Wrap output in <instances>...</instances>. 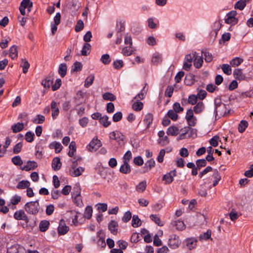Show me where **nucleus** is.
<instances>
[{"instance_id":"nucleus-1","label":"nucleus","mask_w":253,"mask_h":253,"mask_svg":"<svg viewBox=\"0 0 253 253\" xmlns=\"http://www.w3.org/2000/svg\"><path fill=\"white\" fill-rule=\"evenodd\" d=\"M214 111L215 119L228 115L231 111V108L228 105L223 103L219 98H216L214 99Z\"/></svg>"},{"instance_id":"nucleus-2","label":"nucleus","mask_w":253,"mask_h":253,"mask_svg":"<svg viewBox=\"0 0 253 253\" xmlns=\"http://www.w3.org/2000/svg\"><path fill=\"white\" fill-rule=\"evenodd\" d=\"M25 211L29 214L36 215L40 210L39 200L27 203L24 206Z\"/></svg>"},{"instance_id":"nucleus-3","label":"nucleus","mask_w":253,"mask_h":253,"mask_svg":"<svg viewBox=\"0 0 253 253\" xmlns=\"http://www.w3.org/2000/svg\"><path fill=\"white\" fill-rule=\"evenodd\" d=\"M77 165V161H73V164L71 166V169L69 170V173L72 176H79L81 175L84 170V169L81 167L76 168Z\"/></svg>"},{"instance_id":"nucleus-4","label":"nucleus","mask_w":253,"mask_h":253,"mask_svg":"<svg viewBox=\"0 0 253 253\" xmlns=\"http://www.w3.org/2000/svg\"><path fill=\"white\" fill-rule=\"evenodd\" d=\"M109 137L111 139L117 141L119 145L122 146L124 144L125 136L119 131H113L110 133Z\"/></svg>"},{"instance_id":"nucleus-5","label":"nucleus","mask_w":253,"mask_h":253,"mask_svg":"<svg viewBox=\"0 0 253 253\" xmlns=\"http://www.w3.org/2000/svg\"><path fill=\"white\" fill-rule=\"evenodd\" d=\"M181 244V241L178 236L171 235L169 239L168 245L169 247L173 249L177 248Z\"/></svg>"},{"instance_id":"nucleus-6","label":"nucleus","mask_w":253,"mask_h":253,"mask_svg":"<svg viewBox=\"0 0 253 253\" xmlns=\"http://www.w3.org/2000/svg\"><path fill=\"white\" fill-rule=\"evenodd\" d=\"M14 219L17 220H23L27 224L29 222V219L28 216L25 213V211L22 210H20L16 211L13 215Z\"/></svg>"},{"instance_id":"nucleus-7","label":"nucleus","mask_w":253,"mask_h":253,"mask_svg":"<svg viewBox=\"0 0 253 253\" xmlns=\"http://www.w3.org/2000/svg\"><path fill=\"white\" fill-rule=\"evenodd\" d=\"M237 15V12L232 10L227 14L226 17L225 19V22L227 24H235L238 22V19L235 17Z\"/></svg>"},{"instance_id":"nucleus-8","label":"nucleus","mask_w":253,"mask_h":253,"mask_svg":"<svg viewBox=\"0 0 253 253\" xmlns=\"http://www.w3.org/2000/svg\"><path fill=\"white\" fill-rule=\"evenodd\" d=\"M6 253H26L23 247L15 244L7 248Z\"/></svg>"},{"instance_id":"nucleus-9","label":"nucleus","mask_w":253,"mask_h":253,"mask_svg":"<svg viewBox=\"0 0 253 253\" xmlns=\"http://www.w3.org/2000/svg\"><path fill=\"white\" fill-rule=\"evenodd\" d=\"M101 146L100 141L97 138H93L87 146V148L90 152H95Z\"/></svg>"},{"instance_id":"nucleus-10","label":"nucleus","mask_w":253,"mask_h":253,"mask_svg":"<svg viewBox=\"0 0 253 253\" xmlns=\"http://www.w3.org/2000/svg\"><path fill=\"white\" fill-rule=\"evenodd\" d=\"M193 111L191 109H188L185 116L189 126H195L196 124V119L194 117Z\"/></svg>"},{"instance_id":"nucleus-11","label":"nucleus","mask_w":253,"mask_h":253,"mask_svg":"<svg viewBox=\"0 0 253 253\" xmlns=\"http://www.w3.org/2000/svg\"><path fill=\"white\" fill-rule=\"evenodd\" d=\"M175 176L176 170H171L163 176V180L165 181V183L166 184H170L173 181V177Z\"/></svg>"},{"instance_id":"nucleus-12","label":"nucleus","mask_w":253,"mask_h":253,"mask_svg":"<svg viewBox=\"0 0 253 253\" xmlns=\"http://www.w3.org/2000/svg\"><path fill=\"white\" fill-rule=\"evenodd\" d=\"M197 241V240L195 238H189L185 240L186 246L190 250L196 248Z\"/></svg>"},{"instance_id":"nucleus-13","label":"nucleus","mask_w":253,"mask_h":253,"mask_svg":"<svg viewBox=\"0 0 253 253\" xmlns=\"http://www.w3.org/2000/svg\"><path fill=\"white\" fill-rule=\"evenodd\" d=\"M69 230V227L66 226L63 219L60 221L59 225L58 228V234L60 235H65Z\"/></svg>"},{"instance_id":"nucleus-14","label":"nucleus","mask_w":253,"mask_h":253,"mask_svg":"<svg viewBox=\"0 0 253 253\" xmlns=\"http://www.w3.org/2000/svg\"><path fill=\"white\" fill-rule=\"evenodd\" d=\"M38 167L37 163L35 161H29L27 162V164L23 167L21 168L22 170L30 171L31 170L35 169Z\"/></svg>"},{"instance_id":"nucleus-15","label":"nucleus","mask_w":253,"mask_h":253,"mask_svg":"<svg viewBox=\"0 0 253 253\" xmlns=\"http://www.w3.org/2000/svg\"><path fill=\"white\" fill-rule=\"evenodd\" d=\"M77 190L76 193V194L73 193V196H74V195L75 196L74 198V201L77 206L81 207L83 206V203L82 200H81V199L80 197V189L78 187L74 188V190Z\"/></svg>"},{"instance_id":"nucleus-16","label":"nucleus","mask_w":253,"mask_h":253,"mask_svg":"<svg viewBox=\"0 0 253 253\" xmlns=\"http://www.w3.org/2000/svg\"><path fill=\"white\" fill-rule=\"evenodd\" d=\"M51 109L52 111V117L53 120L56 119L59 113V109L57 107L56 102L52 101L51 103Z\"/></svg>"},{"instance_id":"nucleus-17","label":"nucleus","mask_w":253,"mask_h":253,"mask_svg":"<svg viewBox=\"0 0 253 253\" xmlns=\"http://www.w3.org/2000/svg\"><path fill=\"white\" fill-rule=\"evenodd\" d=\"M118 223L115 220H111L108 224V229L113 235H117L118 233Z\"/></svg>"},{"instance_id":"nucleus-18","label":"nucleus","mask_w":253,"mask_h":253,"mask_svg":"<svg viewBox=\"0 0 253 253\" xmlns=\"http://www.w3.org/2000/svg\"><path fill=\"white\" fill-rule=\"evenodd\" d=\"M120 171L124 174H128L131 171V168L128 163L124 162L123 165L120 168Z\"/></svg>"},{"instance_id":"nucleus-19","label":"nucleus","mask_w":253,"mask_h":253,"mask_svg":"<svg viewBox=\"0 0 253 253\" xmlns=\"http://www.w3.org/2000/svg\"><path fill=\"white\" fill-rule=\"evenodd\" d=\"M52 168L54 170H58L61 167L62 163L58 157L54 158L52 162Z\"/></svg>"},{"instance_id":"nucleus-20","label":"nucleus","mask_w":253,"mask_h":253,"mask_svg":"<svg viewBox=\"0 0 253 253\" xmlns=\"http://www.w3.org/2000/svg\"><path fill=\"white\" fill-rule=\"evenodd\" d=\"M203 57L200 56H198L197 52H196V56L194 59V65L197 69L200 68L203 65Z\"/></svg>"},{"instance_id":"nucleus-21","label":"nucleus","mask_w":253,"mask_h":253,"mask_svg":"<svg viewBox=\"0 0 253 253\" xmlns=\"http://www.w3.org/2000/svg\"><path fill=\"white\" fill-rule=\"evenodd\" d=\"M179 133V129L177 127L172 126H169L167 131L168 135L176 136Z\"/></svg>"},{"instance_id":"nucleus-22","label":"nucleus","mask_w":253,"mask_h":253,"mask_svg":"<svg viewBox=\"0 0 253 253\" xmlns=\"http://www.w3.org/2000/svg\"><path fill=\"white\" fill-rule=\"evenodd\" d=\"M184 82L187 85H192L195 82V76L191 74L187 75L185 77Z\"/></svg>"},{"instance_id":"nucleus-23","label":"nucleus","mask_w":253,"mask_h":253,"mask_svg":"<svg viewBox=\"0 0 253 253\" xmlns=\"http://www.w3.org/2000/svg\"><path fill=\"white\" fill-rule=\"evenodd\" d=\"M155 166V162L154 159H151L147 161L145 164L144 169H145L144 172H146L150 170L152 168H154Z\"/></svg>"},{"instance_id":"nucleus-24","label":"nucleus","mask_w":253,"mask_h":253,"mask_svg":"<svg viewBox=\"0 0 253 253\" xmlns=\"http://www.w3.org/2000/svg\"><path fill=\"white\" fill-rule=\"evenodd\" d=\"M205 108V106L203 102L200 101L196 103V105L194 107L193 111L196 114H199L201 113Z\"/></svg>"},{"instance_id":"nucleus-25","label":"nucleus","mask_w":253,"mask_h":253,"mask_svg":"<svg viewBox=\"0 0 253 253\" xmlns=\"http://www.w3.org/2000/svg\"><path fill=\"white\" fill-rule=\"evenodd\" d=\"M67 67L65 63H62L59 65L58 73L62 78L65 76L67 73Z\"/></svg>"},{"instance_id":"nucleus-26","label":"nucleus","mask_w":253,"mask_h":253,"mask_svg":"<svg viewBox=\"0 0 253 253\" xmlns=\"http://www.w3.org/2000/svg\"><path fill=\"white\" fill-rule=\"evenodd\" d=\"M49 222L47 220H42L39 224L40 230L41 232H45L47 230L49 226Z\"/></svg>"},{"instance_id":"nucleus-27","label":"nucleus","mask_w":253,"mask_h":253,"mask_svg":"<svg viewBox=\"0 0 253 253\" xmlns=\"http://www.w3.org/2000/svg\"><path fill=\"white\" fill-rule=\"evenodd\" d=\"M49 147L51 149H54L55 153H59L62 149V146L59 142H53L51 143Z\"/></svg>"},{"instance_id":"nucleus-28","label":"nucleus","mask_w":253,"mask_h":253,"mask_svg":"<svg viewBox=\"0 0 253 253\" xmlns=\"http://www.w3.org/2000/svg\"><path fill=\"white\" fill-rule=\"evenodd\" d=\"M24 128V125L23 123H17L12 126L11 129L14 133H17L21 130Z\"/></svg>"},{"instance_id":"nucleus-29","label":"nucleus","mask_w":253,"mask_h":253,"mask_svg":"<svg viewBox=\"0 0 253 253\" xmlns=\"http://www.w3.org/2000/svg\"><path fill=\"white\" fill-rule=\"evenodd\" d=\"M153 120V115L151 113L147 114L144 119V123L146 125V127L149 128Z\"/></svg>"},{"instance_id":"nucleus-30","label":"nucleus","mask_w":253,"mask_h":253,"mask_svg":"<svg viewBox=\"0 0 253 253\" xmlns=\"http://www.w3.org/2000/svg\"><path fill=\"white\" fill-rule=\"evenodd\" d=\"M233 75L234 77L238 80H243L245 79V76L243 74L242 71L240 69H236L233 72Z\"/></svg>"},{"instance_id":"nucleus-31","label":"nucleus","mask_w":253,"mask_h":253,"mask_svg":"<svg viewBox=\"0 0 253 253\" xmlns=\"http://www.w3.org/2000/svg\"><path fill=\"white\" fill-rule=\"evenodd\" d=\"M211 231L210 230H208L207 231L201 235L199 236V240L200 241H203L204 240H207L208 239H211L212 240V238H211Z\"/></svg>"},{"instance_id":"nucleus-32","label":"nucleus","mask_w":253,"mask_h":253,"mask_svg":"<svg viewBox=\"0 0 253 253\" xmlns=\"http://www.w3.org/2000/svg\"><path fill=\"white\" fill-rule=\"evenodd\" d=\"M30 185V183L28 180H22L20 181L16 186V188L18 189H24L28 188Z\"/></svg>"},{"instance_id":"nucleus-33","label":"nucleus","mask_w":253,"mask_h":253,"mask_svg":"<svg viewBox=\"0 0 253 253\" xmlns=\"http://www.w3.org/2000/svg\"><path fill=\"white\" fill-rule=\"evenodd\" d=\"M53 79L52 78L50 77H47L42 81V84L44 87L49 88L53 83Z\"/></svg>"},{"instance_id":"nucleus-34","label":"nucleus","mask_w":253,"mask_h":253,"mask_svg":"<svg viewBox=\"0 0 253 253\" xmlns=\"http://www.w3.org/2000/svg\"><path fill=\"white\" fill-rule=\"evenodd\" d=\"M69 148L70 149V151L68 152V156L70 157H72L75 152L76 151V144L75 141H72L69 146Z\"/></svg>"},{"instance_id":"nucleus-35","label":"nucleus","mask_w":253,"mask_h":253,"mask_svg":"<svg viewBox=\"0 0 253 253\" xmlns=\"http://www.w3.org/2000/svg\"><path fill=\"white\" fill-rule=\"evenodd\" d=\"M162 61V55L159 53H154L152 58V62L155 65H157L158 63L161 62Z\"/></svg>"},{"instance_id":"nucleus-36","label":"nucleus","mask_w":253,"mask_h":253,"mask_svg":"<svg viewBox=\"0 0 253 253\" xmlns=\"http://www.w3.org/2000/svg\"><path fill=\"white\" fill-rule=\"evenodd\" d=\"M146 181L145 180L142 181L136 185V190L138 192H143L146 189Z\"/></svg>"},{"instance_id":"nucleus-37","label":"nucleus","mask_w":253,"mask_h":253,"mask_svg":"<svg viewBox=\"0 0 253 253\" xmlns=\"http://www.w3.org/2000/svg\"><path fill=\"white\" fill-rule=\"evenodd\" d=\"M94 80V76L92 74L89 75L85 80L84 86L86 88L89 87L93 84Z\"/></svg>"},{"instance_id":"nucleus-38","label":"nucleus","mask_w":253,"mask_h":253,"mask_svg":"<svg viewBox=\"0 0 253 253\" xmlns=\"http://www.w3.org/2000/svg\"><path fill=\"white\" fill-rule=\"evenodd\" d=\"M103 99L105 100H109L111 101H114L116 100V96L112 93L107 92L104 93L102 95Z\"/></svg>"},{"instance_id":"nucleus-39","label":"nucleus","mask_w":253,"mask_h":253,"mask_svg":"<svg viewBox=\"0 0 253 253\" xmlns=\"http://www.w3.org/2000/svg\"><path fill=\"white\" fill-rule=\"evenodd\" d=\"M131 224L133 227H138L141 225V221L138 215H134L133 216Z\"/></svg>"},{"instance_id":"nucleus-40","label":"nucleus","mask_w":253,"mask_h":253,"mask_svg":"<svg viewBox=\"0 0 253 253\" xmlns=\"http://www.w3.org/2000/svg\"><path fill=\"white\" fill-rule=\"evenodd\" d=\"M248 126V123L245 120L241 121L238 126V130L240 132L243 133Z\"/></svg>"},{"instance_id":"nucleus-41","label":"nucleus","mask_w":253,"mask_h":253,"mask_svg":"<svg viewBox=\"0 0 253 253\" xmlns=\"http://www.w3.org/2000/svg\"><path fill=\"white\" fill-rule=\"evenodd\" d=\"M83 65L81 62H75L72 66L71 72H78L81 71Z\"/></svg>"},{"instance_id":"nucleus-42","label":"nucleus","mask_w":253,"mask_h":253,"mask_svg":"<svg viewBox=\"0 0 253 253\" xmlns=\"http://www.w3.org/2000/svg\"><path fill=\"white\" fill-rule=\"evenodd\" d=\"M147 84H146L145 86L143 87V88H142V89L141 90V92L138 93L135 97H134V99H140V100H142L143 99L144 97H145V94L147 93V92L148 91V88H146V86Z\"/></svg>"},{"instance_id":"nucleus-43","label":"nucleus","mask_w":253,"mask_h":253,"mask_svg":"<svg viewBox=\"0 0 253 253\" xmlns=\"http://www.w3.org/2000/svg\"><path fill=\"white\" fill-rule=\"evenodd\" d=\"M108 120L109 117L105 115L102 117L101 118H100L99 122L104 127H107L111 124V122Z\"/></svg>"},{"instance_id":"nucleus-44","label":"nucleus","mask_w":253,"mask_h":253,"mask_svg":"<svg viewBox=\"0 0 253 253\" xmlns=\"http://www.w3.org/2000/svg\"><path fill=\"white\" fill-rule=\"evenodd\" d=\"M9 56L13 59L17 58L18 56V51L16 46L13 45L11 47L9 50Z\"/></svg>"},{"instance_id":"nucleus-45","label":"nucleus","mask_w":253,"mask_h":253,"mask_svg":"<svg viewBox=\"0 0 253 253\" xmlns=\"http://www.w3.org/2000/svg\"><path fill=\"white\" fill-rule=\"evenodd\" d=\"M20 66L23 68V72L24 74H26L28 72V69L30 67V64L28 61L25 59H22Z\"/></svg>"},{"instance_id":"nucleus-46","label":"nucleus","mask_w":253,"mask_h":253,"mask_svg":"<svg viewBox=\"0 0 253 253\" xmlns=\"http://www.w3.org/2000/svg\"><path fill=\"white\" fill-rule=\"evenodd\" d=\"M246 2L244 0H239L234 5V8L235 9H238L240 10H242L245 7L246 5Z\"/></svg>"},{"instance_id":"nucleus-47","label":"nucleus","mask_w":253,"mask_h":253,"mask_svg":"<svg viewBox=\"0 0 253 253\" xmlns=\"http://www.w3.org/2000/svg\"><path fill=\"white\" fill-rule=\"evenodd\" d=\"M143 106V103L137 100V101L133 103L132 108L134 111H139L142 109Z\"/></svg>"},{"instance_id":"nucleus-48","label":"nucleus","mask_w":253,"mask_h":253,"mask_svg":"<svg viewBox=\"0 0 253 253\" xmlns=\"http://www.w3.org/2000/svg\"><path fill=\"white\" fill-rule=\"evenodd\" d=\"M243 62V59L239 57H235L230 62V64L232 67L238 66Z\"/></svg>"},{"instance_id":"nucleus-49","label":"nucleus","mask_w":253,"mask_h":253,"mask_svg":"<svg viewBox=\"0 0 253 253\" xmlns=\"http://www.w3.org/2000/svg\"><path fill=\"white\" fill-rule=\"evenodd\" d=\"M224 73L227 75H230L232 73V69L230 66L227 64H222L221 67Z\"/></svg>"},{"instance_id":"nucleus-50","label":"nucleus","mask_w":253,"mask_h":253,"mask_svg":"<svg viewBox=\"0 0 253 253\" xmlns=\"http://www.w3.org/2000/svg\"><path fill=\"white\" fill-rule=\"evenodd\" d=\"M70 213H71V215L72 216V222L74 223V225H77L78 224V214H79V212L75 211H70Z\"/></svg>"},{"instance_id":"nucleus-51","label":"nucleus","mask_w":253,"mask_h":253,"mask_svg":"<svg viewBox=\"0 0 253 253\" xmlns=\"http://www.w3.org/2000/svg\"><path fill=\"white\" fill-rule=\"evenodd\" d=\"M169 142V139L167 136H164L161 138H159L158 143L162 146H165L168 144Z\"/></svg>"},{"instance_id":"nucleus-52","label":"nucleus","mask_w":253,"mask_h":253,"mask_svg":"<svg viewBox=\"0 0 253 253\" xmlns=\"http://www.w3.org/2000/svg\"><path fill=\"white\" fill-rule=\"evenodd\" d=\"M168 117L171 119L173 121H176L178 119V115L177 113L172 110H169L167 113Z\"/></svg>"},{"instance_id":"nucleus-53","label":"nucleus","mask_w":253,"mask_h":253,"mask_svg":"<svg viewBox=\"0 0 253 253\" xmlns=\"http://www.w3.org/2000/svg\"><path fill=\"white\" fill-rule=\"evenodd\" d=\"M196 167L199 169L206 166L207 163L205 159H199L196 161Z\"/></svg>"},{"instance_id":"nucleus-54","label":"nucleus","mask_w":253,"mask_h":253,"mask_svg":"<svg viewBox=\"0 0 253 253\" xmlns=\"http://www.w3.org/2000/svg\"><path fill=\"white\" fill-rule=\"evenodd\" d=\"M12 162L16 166H21L23 164V161L19 156H16L11 159Z\"/></svg>"},{"instance_id":"nucleus-55","label":"nucleus","mask_w":253,"mask_h":253,"mask_svg":"<svg viewBox=\"0 0 253 253\" xmlns=\"http://www.w3.org/2000/svg\"><path fill=\"white\" fill-rule=\"evenodd\" d=\"M174 225L176 226V228L178 230H183L185 228L184 223L182 221L177 220L174 222Z\"/></svg>"},{"instance_id":"nucleus-56","label":"nucleus","mask_w":253,"mask_h":253,"mask_svg":"<svg viewBox=\"0 0 253 253\" xmlns=\"http://www.w3.org/2000/svg\"><path fill=\"white\" fill-rule=\"evenodd\" d=\"M91 48V45L89 43H85L84 44L82 50H81V54L83 56H86L87 55V51H89Z\"/></svg>"},{"instance_id":"nucleus-57","label":"nucleus","mask_w":253,"mask_h":253,"mask_svg":"<svg viewBox=\"0 0 253 253\" xmlns=\"http://www.w3.org/2000/svg\"><path fill=\"white\" fill-rule=\"evenodd\" d=\"M150 218L155 222L158 225L160 226H163V224L161 222L160 218L156 214H151L150 216Z\"/></svg>"},{"instance_id":"nucleus-58","label":"nucleus","mask_w":253,"mask_h":253,"mask_svg":"<svg viewBox=\"0 0 253 253\" xmlns=\"http://www.w3.org/2000/svg\"><path fill=\"white\" fill-rule=\"evenodd\" d=\"M21 197L20 196L15 195L11 198L10 200V204L12 205H16L21 201Z\"/></svg>"},{"instance_id":"nucleus-59","label":"nucleus","mask_w":253,"mask_h":253,"mask_svg":"<svg viewBox=\"0 0 253 253\" xmlns=\"http://www.w3.org/2000/svg\"><path fill=\"white\" fill-rule=\"evenodd\" d=\"M84 24L82 20H79L77 21V24L75 26V30L76 32H80L84 29Z\"/></svg>"},{"instance_id":"nucleus-60","label":"nucleus","mask_w":253,"mask_h":253,"mask_svg":"<svg viewBox=\"0 0 253 253\" xmlns=\"http://www.w3.org/2000/svg\"><path fill=\"white\" fill-rule=\"evenodd\" d=\"M101 61L104 64H109L111 62L110 56L108 54H103L100 59Z\"/></svg>"},{"instance_id":"nucleus-61","label":"nucleus","mask_w":253,"mask_h":253,"mask_svg":"<svg viewBox=\"0 0 253 253\" xmlns=\"http://www.w3.org/2000/svg\"><path fill=\"white\" fill-rule=\"evenodd\" d=\"M92 208L91 206H87L84 212V217L89 219L91 217Z\"/></svg>"},{"instance_id":"nucleus-62","label":"nucleus","mask_w":253,"mask_h":253,"mask_svg":"<svg viewBox=\"0 0 253 253\" xmlns=\"http://www.w3.org/2000/svg\"><path fill=\"white\" fill-rule=\"evenodd\" d=\"M202 53L205 56V60L207 62H210L212 60V54L209 53L207 50L202 51Z\"/></svg>"},{"instance_id":"nucleus-63","label":"nucleus","mask_w":253,"mask_h":253,"mask_svg":"<svg viewBox=\"0 0 253 253\" xmlns=\"http://www.w3.org/2000/svg\"><path fill=\"white\" fill-rule=\"evenodd\" d=\"M132 47H125L123 48L122 53L125 56H129L132 54L133 50L132 49Z\"/></svg>"},{"instance_id":"nucleus-64","label":"nucleus","mask_w":253,"mask_h":253,"mask_svg":"<svg viewBox=\"0 0 253 253\" xmlns=\"http://www.w3.org/2000/svg\"><path fill=\"white\" fill-rule=\"evenodd\" d=\"M219 139V137L217 135H215L210 140V144L213 147H216L218 145V141Z\"/></svg>"}]
</instances>
